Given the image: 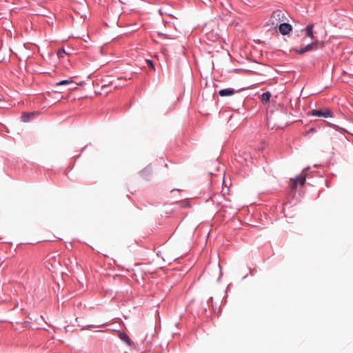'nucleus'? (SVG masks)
Wrapping results in <instances>:
<instances>
[{"label":"nucleus","instance_id":"nucleus-1","mask_svg":"<svg viewBox=\"0 0 353 353\" xmlns=\"http://www.w3.org/2000/svg\"><path fill=\"white\" fill-rule=\"evenodd\" d=\"M286 20L285 13L280 10H276L272 13L268 25H271L272 28H276L281 22Z\"/></svg>","mask_w":353,"mask_h":353},{"label":"nucleus","instance_id":"nucleus-2","mask_svg":"<svg viewBox=\"0 0 353 353\" xmlns=\"http://www.w3.org/2000/svg\"><path fill=\"white\" fill-rule=\"evenodd\" d=\"M319 41H316L312 43L307 45L305 47L299 49H294V51L298 54H303L309 51L315 50L318 48Z\"/></svg>","mask_w":353,"mask_h":353},{"label":"nucleus","instance_id":"nucleus-3","mask_svg":"<svg viewBox=\"0 0 353 353\" xmlns=\"http://www.w3.org/2000/svg\"><path fill=\"white\" fill-rule=\"evenodd\" d=\"M306 171L303 170L301 176H297L294 181L292 184V188L296 189L298 183L299 182L301 185H303L305 182V178H306Z\"/></svg>","mask_w":353,"mask_h":353},{"label":"nucleus","instance_id":"nucleus-4","mask_svg":"<svg viewBox=\"0 0 353 353\" xmlns=\"http://www.w3.org/2000/svg\"><path fill=\"white\" fill-rule=\"evenodd\" d=\"M279 32L283 34V35H285V34H288V33H290L292 30V26L290 25L289 23H281L279 26Z\"/></svg>","mask_w":353,"mask_h":353},{"label":"nucleus","instance_id":"nucleus-5","mask_svg":"<svg viewBox=\"0 0 353 353\" xmlns=\"http://www.w3.org/2000/svg\"><path fill=\"white\" fill-rule=\"evenodd\" d=\"M312 115L314 117H330L332 116V113L330 110H326L325 111H322L320 110H313L312 111Z\"/></svg>","mask_w":353,"mask_h":353},{"label":"nucleus","instance_id":"nucleus-6","mask_svg":"<svg viewBox=\"0 0 353 353\" xmlns=\"http://www.w3.org/2000/svg\"><path fill=\"white\" fill-rule=\"evenodd\" d=\"M119 338L126 343L129 346H131L132 344V341L130 340V337L125 333L122 332H119L118 334Z\"/></svg>","mask_w":353,"mask_h":353},{"label":"nucleus","instance_id":"nucleus-7","mask_svg":"<svg viewBox=\"0 0 353 353\" xmlns=\"http://www.w3.org/2000/svg\"><path fill=\"white\" fill-rule=\"evenodd\" d=\"M235 93V91L234 89L232 88H226V89H222L219 92V94L221 97H228V96H232Z\"/></svg>","mask_w":353,"mask_h":353},{"label":"nucleus","instance_id":"nucleus-8","mask_svg":"<svg viewBox=\"0 0 353 353\" xmlns=\"http://www.w3.org/2000/svg\"><path fill=\"white\" fill-rule=\"evenodd\" d=\"M313 28H314V26L312 24H309L305 28V34L307 37H308L311 39H314Z\"/></svg>","mask_w":353,"mask_h":353},{"label":"nucleus","instance_id":"nucleus-9","mask_svg":"<svg viewBox=\"0 0 353 353\" xmlns=\"http://www.w3.org/2000/svg\"><path fill=\"white\" fill-rule=\"evenodd\" d=\"M270 97H271L270 92H266L261 94V99L263 102L268 103L270 101Z\"/></svg>","mask_w":353,"mask_h":353},{"label":"nucleus","instance_id":"nucleus-10","mask_svg":"<svg viewBox=\"0 0 353 353\" xmlns=\"http://www.w3.org/2000/svg\"><path fill=\"white\" fill-rule=\"evenodd\" d=\"M72 83H73L72 79L70 78L68 79L63 80V81H61L59 82H57L56 83V85H57V86L66 85L72 84Z\"/></svg>","mask_w":353,"mask_h":353},{"label":"nucleus","instance_id":"nucleus-11","mask_svg":"<svg viewBox=\"0 0 353 353\" xmlns=\"http://www.w3.org/2000/svg\"><path fill=\"white\" fill-rule=\"evenodd\" d=\"M33 115L32 113H25L21 116V119L24 122H27L30 120V118Z\"/></svg>","mask_w":353,"mask_h":353},{"label":"nucleus","instance_id":"nucleus-12","mask_svg":"<svg viewBox=\"0 0 353 353\" xmlns=\"http://www.w3.org/2000/svg\"><path fill=\"white\" fill-rule=\"evenodd\" d=\"M65 54V52L63 49H61V50H58V52H57V56L61 58L63 57Z\"/></svg>","mask_w":353,"mask_h":353},{"label":"nucleus","instance_id":"nucleus-13","mask_svg":"<svg viewBox=\"0 0 353 353\" xmlns=\"http://www.w3.org/2000/svg\"><path fill=\"white\" fill-rule=\"evenodd\" d=\"M146 61H147V63H148V65H149L151 68H152L153 70H154V64H153L152 61H150V60H147Z\"/></svg>","mask_w":353,"mask_h":353},{"label":"nucleus","instance_id":"nucleus-14","mask_svg":"<svg viewBox=\"0 0 353 353\" xmlns=\"http://www.w3.org/2000/svg\"><path fill=\"white\" fill-rule=\"evenodd\" d=\"M162 51H163V52L165 54V52H166V49H165V48H163V49H162Z\"/></svg>","mask_w":353,"mask_h":353}]
</instances>
